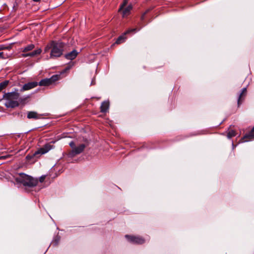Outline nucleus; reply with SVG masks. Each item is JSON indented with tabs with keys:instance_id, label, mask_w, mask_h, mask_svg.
<instances>
[{
	"instance_id": "obj_1",
	"label": "nucleus",
	"mask_w": 254,
	"mask_h": 254,
	"mask_svg": "<svg viewBox=\"0 0 254 254\" xmlns=\"http://www.w3.org/2000/svg\"><path fill=\"white\" fill-rule=\"evenodd\" d=\"M65 44L61 41H51L45 47L44 52L47 53L51 50V59H55L60 57L63 54L64 47Z\"/></svg>"
},
{
	"instance_id": "obj_2",
	"label": "nucleus",
	"mask_w": 254,
	"mask_h": 254,
	"mask_svg": "<svg viewBox=\"0 0 254 254\" xmlns=\"http://www.w3.org/2000/svg\"><path fill=\"white\" fill-rule=\"evenodd\" d=\"M17 183L22 184L25 187L32 188L37 186L38 183L37 179L34 178L24 173H20L15 178Z\"/></svg>"
},
{
	"instance_id": "obj_3",
	"label": "nucleus",
	"mask_w": 254,
	"mask_h": 254,
	"mask_svg": "<svg viewBox=\"0 0 254 254\" xmlns=\"http://www.w3.org/2000/svg\"><path fill=\"white\" fill-rule=\"evenodd\" d=\"M35 45L33 44H31L27 45L26 46L22 48L21 49V51L23 53L21 54V57L23 58H26L27 57H33L37 55H40L42 52V50L41 48H38L32 52L26 53L29 51H31L33 50L35 48Z\"/></svg>"
},
{
	"instance_id": "obj_4",
	"label": "nucleus",
	"mask_w": 254,
	"mask_h": 254,
	"mask_svg": "<svg viewBox=\"0 0 254 254\" xmlns=\"http://www.w3.org/2000/svg\"><path fill=\"white\" fill-rule=\"evenodd\" d=\"M59 75H53L49 78H45L42 79L39 83L38 85L40 86H49L53 83H54L55 81H57L59 79Z\"/></svg>"
},
{
	"instance_id": "obj_5",
	"label": "nucleus",
	"mask_w": 254,
	"mask_h": 254,
	"mask_svg": "<svg viewBox=\"0 0 254 254\" xmlns=\"http://www.w3.org/2000/svg\"><path fill=\"white\" fill-rule=\"evenodd\" d=\"M19 96L18 93V90L15 89L14 92L4 93L3 95V98L5 100H17Z\"/></svg>"
},
{
	"instance_id": "obj_6",
	"label": "nucleus",
	"mask_w": 254,
	"mask_h": 254,
	"mask_svg": "<svg viewBox=\"0 0 254 254\" xmlns=\"http://www.w3.org/2000/svg\"><path fill=\"white\" fill-rule=\"evenodd\" d=\"M125 237L128 241L133 244H142L145 242V240L139 236H132L127 235Z\"/></svg>"
},
{
	"instance_id": "obj_7",
	"label": "nucleus",
	"mask_w": 254,
	"mask_h": 254,
	"mask_svg": "<svg viewBox=\"0 0 254 254\" xmlns=\"http://www.w3.org/2000/svg\"><path fill=\"white\" fill-rule=\"evenodd\" d=\"M85 148V145L84 144H81L79 145L76 146L69 153L70 157H73L76 155L79 154L82 152Z\"/></svg>"
},
{
	"instance_id": "obj_8",
	"label": "nucleus",
	"mask_w": 254,
	"mask_h": 254,
	"mask_svg": "<svg viewBox=\"0 0 254 254\" xmlns=\"http://www.w3.org/2000/svg\"><path fill=\"white\" fill-rule=\"evenodd\" d=\"M38 85V83L36 81L30 82L23 85L22 87L20 89V91L23 92L26 90H28L33 89Z\"/></svg>"
},
{
	"instance_id": "obj_9",
	"label": "nucleus",
	"mask_w": 254,
	"mask_h": 254,
	"mask_svg": "<svg viewBox=\"0 0 254 254\" xmlns=\"http://www.w3.org/2000/svg\"><path fill=\"white\" fill-rule=\"evenodd\" d=\"M54 146L50 143L45 144L43 147L40 148L36 152V154H44L53 148Z\"/></svg>"
},
{
	"instance_id": "obj_10",
	"label": "nucleus",
	"mask_w": 254,
	"mask_h": 254,
	"mask_svg": "<svg viewBox=\"0 0 254 254\" xmlns=\"http://www.w3.org/2000/svg\"><path fill=\"white\" fill-rule=\"evenodd\" d=\"M254 139V127L252 130L249 133L245 134L242 138V142H247Z\"/></svg>"
},
{
	"instance_id": "obj_11",
	"label": "nucleus",
	"mask_w": 254,
	"mask_h": 254,
	"mask_svg": "<svg viewBox=\"0 0 254 254\" xmlns=\"http://www.w3.org/2000/svg\"><path fill=\"white\" fill-rule=\"evenodd\" d=\"M137 31L136 28L129 29L125 32L124 35L120 36L117 40L116 43L117 44H121L125 40V35L131 32H135Z\"/></svg>"
},
{
	"instance_id": "obj_12",
	"label": "nucleus",
	"mask_w": 254,
	"mask_h": 254,
	"mask_svg": "<svg viewBox=\"0 0 254 254\" xmlns=\"http://www.w3.org/2000/svg\"><path fill=\"white\" fill-rule=\"evenodd\" d=\"M78 52L76 50H73L71 52L66 54L64 58L69 60H74L77 56Z\"/></svg>"
},
{
	"instance_id": "obj_13",
	"label": "nucleus",
	"mask_w": 254,
	"mask_h": 254,
	"mask_svg": "<svg viewBox=\"0 0 254 254\" xmlns=\"http://www.w3.org/2000/svg\"><path fill=\"white\" fill-rule=\"evenodd\" d=\"M6 101L5 103V106L8 108H14L18 107L19 103L16 101L11 100H6Z\"/></svg>"
},
{
	"instance_id": "obj_14",
	"label": "nucleus",
	"mask_w": 254,
	"mask_h": 254,
	"mask_svg": "<svg viewBox=\"0 0 254 254\" xmlns=\"http://www.w3.org/2000/svg\"><path fill=\"white\" fill-rule=\"evenodd\" d=\"M109 102L108 101L103 102L100 107L101 112L102 113H106L109 109Z\"/></svg>"
},
{
	"instance_id": "obj_15",
	"label": "nucleus",
	"mask_w": 254,
	"mask_h": 254,
	"mask_svg": "<svg viewBox=\"0 0 254 254\" xmlns=\"http://www.w3.org/2000/svg\"><path fill=\"white\" fill-rule=\"evenodd\" d=\"M40 115H39L37 112H29L27 113V118L28 119H38L40 118Z\"/></svg>"
},
{
	"instance_id": "obj_16",
	"label": "nucleus",
	"mask_w": 254,
	"mask_h": 254,
	"mask_svg": "<svg viewBox=\"0 0 254 254\" xmlns=\"http://www.w3.org/2000/svg\"><path fill=\"white\" fill-rule=\"evenodd\" d=\"M132 9V6L131 5H128L126 8H125L123 10V16L125 17L129 14L130 11Z\"/></svg>"
},
{
	"instance_id": "obj_17",
	"label": "nucleus",
	"mask_w": 254,
	"mask_h": 254,
	"mask_svg": "<svg viewBox=\"0 0 254 254\" xmlns=\"http://www.w3.org/2000/svg\"><path fill=\"white\" fill-rule=\"evenodd\" d=\"M9 81L5 80L0 83V92L5 88L8 84Z\"/></svg>"
},
{
	"instance_id": "obj_18",
	"label": "nucleus",
	"mask_w": 254,
	"mask_h": 254,
	"mask_svg": "<svg viewBox=\"0 0 254 254\" xmlns=\"http://www.w3.org/2000/svg\"><path fill=\"white\" fill-rule=\"evenodd\" d=\"M246 92H247V88H243L242 89V92H241V94H240L239 97V99L238 100V106H239L240 104V100L242 98L243 94H246Z\"/></svg>"
},
{
	"instance_id": "obj_19",
	"label": "nucleus",
	"mask_w": 254,
	"mask_h": 254,
	"mask_svg": "<svg viewBox=\"0 0 254 254\" xmlns=\"http://www.w3.org/2000/svg\"><path fill=\"white\" fill-rule=\"evenodd\" d=\"M10 56V55L3 52H0V59H6Z\"/></svg>"
},
{
	"instance_id": "obj_20",
	"label": "nucleus",
	"mask_w": 254,
	"mask_h": 254,
	"mask_svg": "<svg viewBox=\"0 0 254 254\" xmlns=\"http://www.w3.org/2000/svg\"><path fill=\"white\" fill-rule=\"evenodd\" d=\"M236 135V132L233 130H231L229 131L227 134V136L228 138H231L233 136H235Z\"/></svg>"
},
{
	"instance_id": "obj_21",
	"label": "nucleus",
	"mask_w": 254,
	"mask_h": 254,
	"mask_svg": "<svg viewBox=\"0 0 254 254\" xmlns=\"http://www.w3.org/2000/svg\"><path fill=\"white\" fill-rule=\"evenodd\" d=\"M11 49V46H5L3 45H0V50H9Z\"/></svg>"
},
{
	"instance_id": "obj_22",
	"label": "nucleus",
	"mask_w": 254,
	"mask_h": 254,
	"mask_svg": "<svg viewBox=\"0 0 254 254\" xmlns=\"http://www.w3.org/2000/svg\"><path fill=\"white\" fill-rule=\"evenodd\" d=\"M127 1L126 0H125L124 2L123 3V4H122L120 6V7L119 9V11H121L122 10H123L124 8V6L127 4Z\"/></svg>"
},
{
	"instance_id": "obj_23",
	"label": "nucleus",
	"mask_w": 254,
	"mask_h": 254,
	"mask_svg": "<svg viewBox=\"0 0 254 254\" xmlns=\"http://www.w3.org/2000/svg\"><path fill=\"white\" fill-rule=\"evenodd\" d=\"M45 178H46V175H42V176H41L39 178V182H40V183H42V182H44V181L45 180Z\"/></svg>"
},
{
	"instance_id": "obj_24",
	"label": "nucleus",
	"mask_w": 254,
	"mask_h": 254,
	"mask_svg": "<svg viewBox=\"0 0 254 254\" xmlns=\"http://www.w3.org/2000/svg\"><path fill=\"white\" fill-rule=\"evenodd\" d=\"M69 146L72 148V149H73L74 148H75L76 146L75 145V143L73 141H71L69 143Z\"/></svg>"
},
{
	"instance_id": "obj_25",
	"label": "nucleus",
	"mask_w": 254,
	"mask_h": 254,
	"mask_svg": "<svg viewBox=\"0 0 254 254\" xmlns=\"http://www.w3.org/2000/svg\"><path fill=\"white\" fill-rule=\"evenodd\" d=\"M58 241H59V240H57H57H55V245H57V244H58Z\"/></svg>"
},
{
	"instance_id": "obj_26",
	"label": "nucleus",
	"mask_w": 254,
	"mask_h": 254,
	"mask_svg": "<svg viewBox=\"0 0 254 254\" xmlns=\"http://www.w3.org/2000/svg\"><path fill=\"white\" fill-rule=\"evenodd\" d=\"M33 0L34 1H36V2H38V1H40V0Z\"/></svg>"
},
{
	"instance_id": "obj_27",
	"label": "nucleus",
	"mask_w": 254,
	"mask_h": 254,
	"mask_svg": "<svg viewBox=\"0 0 254 254\" xmlns=\"http://www.w3.org/2000/svg\"><path fill=\"white\" fill-rule=\"evenodd\" d=\"M145 13L143 14V15H142V17H141V19H142L143 18V16H144V15H145Z\"/></svg>"
}]
</instances>
